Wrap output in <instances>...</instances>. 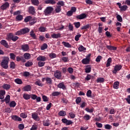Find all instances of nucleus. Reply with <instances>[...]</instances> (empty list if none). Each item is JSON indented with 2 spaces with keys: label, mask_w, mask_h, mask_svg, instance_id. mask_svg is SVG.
<instances>
[{
  "label": "nucleus",
  "mask_w": 130,
  "mask_h": 130,
  "mask_svg": "<svg viewBox=\"0 0 130 130\" xmlns=\"http://www.w3.org/2000/svg\"><path fill=\"white\" fill-rule=\"evenodd\" d=\"M55 12L57 13H60L61 12V7L60 6H56Z\"/></svg>",
  "instance_id": "23"
},
{
  "label": "nucleus",
  "mask_w": 130,
  "mask_h": 130,
  "mask_svg": "<svg viewBox=\"0 0 130 130\" xmlns=\"http://www.w3.org/2000/svg\"><path fill=\"white\" fill-rule=\"evenodd\" d=\"M83 118L84 119H85V120H89V119L91 118V116H90V115L88 114H86L84 116Z\"/></svg>",
  "instance_id": "51"
},
{
  "label": "nucleus",
  "mask_w": 130,
  "mask_h": 130,
  "mask_svg": "<svg viewBox=\"0 0 130 130\" xmlns=\"http://www.w3.org/2000/svg\"><path fill=\"white\" fill-rule=\"evenodd\" d=\"M81 101H82L81 97H78L76 100V103L77 104H80V103H81Z\"/></svg>",
  "instance_id": "53"
},
{
  "label": "nucleus",
  "mask_w": 130,
  "mask_h": 130,
  "mask_svg": "<svg viewBox=\"0 0 130 130\" xmlns=\"http://www.w3.org/2000/svg\"><path fill=\"white\" fill-rule=\"evenodd\" d=\"M30 35L31 37H32V38H33V39H36V35H35V33H34V31L31 30L30 32Z\"/></svg>",
  "instance_id": "38"
},
{
  "label": "nucleus",
  "mask_w": 130,
  "mask_h": 130,
  "mask_svg": "<svg viewBox=\"0 0 130 130\" xmlns=\"http://www.w3.org/2000/svg\"><path fill=\"white\" fill-rule=\"evenodd\" d=\"M69 115L71 118H75V117H76V114L73 112L69 113Z\"/></svg>",
  "instance_id": "62"
},
{
  "label": "nucleus",
  "mask_w": 130,
  "mask_h": 130,
  "mask_svg": "<svg viewBox=\"0 0 130 130\" xmlns=\"http://www.w3.org/2000/svg\"><path fill=\"white\" fill-rule=\"evenodd\" d=\"M31 2L34 6H38L39 5V1L38 0H31Z\"/></svg>",
  "instance_id": "32"
},
{
  "label": "nucleus",
  "mask_w": 130,
  "mask_h": 130,
  "mask_svg": "<svg viewBox=\"0 0 130 130\" xmlns=\"http://www.w3.org/2000/svg\"><path fill=\"white\" fill-rule=\"evenodd\" d=\"M74 25H75L76 28H80V26H81V23H80V22H74Z\"/></svg>",
  "instance_id": "58"
},
{
  "label": "nucleus",
  "mask_w": 130,
  "mask_h": 130,
  "mask_svg": "<svg viewBox=\"0 0 130 130\" xmlns=\"http://www.w3.org/2000/svg\"><path fill=\"white\" fill-rule=\"evenodd\" d=\"M16 19L17 21H21V20H23V16L18 15L16 16Z\"/></svg>",
  "instance_id": "45"
},
{
  "label": "nucleus",
  "mask_w": 130,
  "mask_h": 130,
  "mask_svg": "<svg viewBox=\"0 0 130 130\" xmlns=\"http://www.w3.org/2000/svg\"><path fill=\"white\" fill-rule=\"evenodd\" d=\"M21 49L23 50V51H28V50H29V45L27 44L22 45L21 46Z\"/></svg>",
  "instance_id": "13"
},
{
  "label": "nucleus",
  "mask_w": 130,
  "mask_h": 130,
  "mask_svg": "<svg viewBox=\"0 0 130 130\" xmlns=\"http://www.w3.org/2000/svg\"><path fill=\"white\" fill-rule=\"evenodd\" d=\"M113 87L114 89H117L118 88H119V82L116 81L114 83Z\"/></svg>",
  "instance_id": "22"
},
{
  "label": "nucleus",
  "mask_w": 130,
  "mask_h": 130,
  "mask_svg": "<svg viewBox=\"0 0 130 130\" xmlns=\"http://www.w3.org/2000/svg\"><path fill=\"white\" fill-rule=\"evenodd\" d=\"M60 94V92L58 91H54L53 93H52V96H53V97H55L56 96H58Z\"/></svg>",
  "instance_id": "44"
},
{
  "label": "nucleus",
  "mask_w": 130,
  "mask_h": 130,
  "mask_svg": "<svg viewBox=\"0 0 130 130\" xmlns=\"http://www.w3.org/2000/svg\"><path fill=\"white\" fill-rule=\"evenodd\" d=\"M111 62H112V59H111V58H109L107 60V62L106 63L107 68H108V67H110V63H111Z\"/></svg>",
  "instance_id": "34"
},
{
  "label": "nucleus",
  "mask_w": 130,
  "mask_h": 130,
  "mask_svg": "<svg viewBox=\"0 0 130 130\" xmlns=\"http://www.w3.org/2000/svg\"><path fill=\"white\" fill-rule=\"evenodd\" d=\"M122 68V66L120 64H117L114 67V70L113 71V74H116L118 71H120Z\"/></svg>",
  "instance_id": "4"
},
{
  "label": "nucleus",
  "mask_w": 130,
  "mask_h": 130,
  "mask_svg": "<svg viewBox=\"0 0 130 130\" xmlns=\"http://www.w3.org/2000/svg\"><path fill=\"white\" fill-rule=\"evenodd\" d=\"M10 61V58L9 57H4L1 62V66L5 70L9 69V62Z\"/></svg>",
  "instance_id": "1"
},
{
  "label": "nucleus",
  "mask_w": 130,
  "mask_h": 130,
  "mask_svg": "<svg viewBox=\"0 0 130 130\" xmlns=\"http://www.w3.org/2000/svg\"><path fill=\"white\" fill-rule=\"evenodd\" d=\"M9 7H10V4H9L8 2H6L1 7V10H7Z\"/></svg>",
  "instance_id": "11"
},
{
  "label": "nucleus",
  "mask_w": 130,
  "mask_h": 130,
  "mask_svg": "<svg viewBox=\"0 0 130 130\" xmlns=\"http://www.w3.org/2000/svg\"><path fill=\"white\" fill-rule=\"evenodd\" d=\"M49 56L50 57V58H55V57H56V54L53 53L49 54Z\"/></svg>",
  "instance_id": "52"
},
{
  "label": "nucleus",
  "mask_w": 130,
  "mask_h": 130,
  "mask_svg": "<svg viewBox=\"0 0 130 130\" xmlns=\"http://www.w3.org/2000/svg\"><path fill=\"white\" fill-rule=\"evenodd\" d=\"M28 12L29 13V14H31V15H34V14L36 13L35 12V8H34V7L30 6L29 7H28Z\"/></svg>",
  "instance_id": "9"
},
{
  "label": "nucleus",
  "mask_w": 130,
  "mask_h": 130,
  "mask_svg": "<svg viewBox=\"0 0 130 130\" xmlns=\"http://www.w3.org/2000/svg\"><path fill=\"white\" fill-rule=\"evenodd\" d=\"M2 88L5 90H9V89L11 88V85L8 84H4L2 86Z\"/></svg>",
  "instance_id": "26"
},
{
  "label": "nucleus",
  "mask_w": 130,
  "mask_h": 130,
  "mask_svg": "<svg viewBox=\"0 0 130 130\" xmlns=\"http://www.w3.org/2000/svg\"><path fill=\"white\" fill-rule=\"evenodd\" d=\"M23 57L25 59H30L31 58V55L28 53H25L23 55Z\"/></svg>",
  "instance_id": "28"
},
{
  "label": "nucleus",
  "mask_w": 130,
  "mask_h": 130,
  "mask_svg": "<svg viewBox=\"0 0 130 130\" xmlns=\"http://www.w3.org/2000/svg\"><path fill=\"white\" fill-rule=\"evenodd\" d=\"M35 84L37 85V86H39L40 87H42L43 86V84H42V82H41V81H36L35 83Z\"/></svg>",
  "instance_id": "41"
},
{
  "label": "nucleus",
  "mask_w": 130,
  "mask_h": 130,
  "mask_svg": "<svg viewBox=\"0 0 130 130\" xmlns=\"http://www.w3.org/2000/svg\"><path fill=\"white\" fill-rule=\"evenodd\" d=\"M62 44H63L65 47H67L68 48H71L72 47V45H70L68 42L63 41L62 42Z\"/></svg>",
  "instance_id": "24"
},
{
  "label": "nucleus",
  "mask_w": 130,
  "mask_h": 130,
  "mask_svg": "<svg viewBox=\"0 0 130 130\" xmlns=\"http://www.w3.org/2000/svg\"><path fill=\"white\" fill-rule=\"evenodd\" d=\"M47 58L44 56L40 55L37 58V60L38 61H46L47 60Z\"/></svg>",
  "instance_id": "7"
},
{
  "label": "nucleus",
  "mask_w": 130,
  "mask_h": 130,
  "mask_svg": "<svg viewBox=\"0 0 130 130\" xmlns=\"http://www.w3.org/2000/svg\"><path fill=\"white\" fill-rule=\"evenodd\" d=\"M23 98L25 100H29L30 98H31V95L27 94V93H24L23 95Z\"/></svg>",
  "instance_id": "25"
},
{
  "label": "nucleus",
  "mask_w": 130,
  "mask_h": 130,
  "mask_svg": "<svg viewBox=\"0 0 130 130\" xmlns=\"http://www.w3.org/2000/svg\"><path fill=\"white\" fill-rule=\"evenodd\" d=\"M12 119L16 121H22V119L17 115H13L12 116Z\"/></svg>",
  "instance_id": "15"
},
{
  "label": "nucleus",
  "mask_w": 130,
  "mask_h": 130,
  "mask_svg": "<svg viewBox=\"0 0 130 130\" xmlns=\"http://www.w3.org/2000/svg\"><path fill=\"white\" fill-rule=\"evenodd\" d=\"M81 36H82V35H81L80 34L79 35H77L75 36V40L76 41H79L80 38L81 37Z\"/></svg>",
  "instance_id": "61"
},
{
  "label": "nucleus",
  "mask_w": 130,
  "mask_h": 130,
  "mask_svg": "<svg viewBox=\"0 0 130 130\" xmlns=\"http://www.w3.org/2000/svg\"><path fill=\"white\" fill-rule=\"evenodd\" d=\"M48 46L47 44H44L41 47V50H45L46 48H47Z\"/></svg>",
  "instance_id": "42"
},
{
  "label": "nucleus",
  "mask_w": 130,
  "mask_h": 130,
  "mask_svg": "<svg viewBox=\"0 0 130 130\" xmlns=\"http://www.w3.org/2000/svg\"><path fill=\"white\" fill-rule=\"evenodd\" d=\"M0 43L1 44H2V45H3V46L6 47V48H8L9 44H8V42H7V41L5 40H2L1 41Z\"/></svg>",
  "instance_id": "12"
},
{
  "label": "nucleus",
  "mask_w": 130,
  "mask_h": 130,
  "mask_svg": "<svg viewBox=\"0 0 130 130\" xmlns=\"http://www.w3.org/2000/svg\"><path fill=\"white\" fill-rule=\"evenodd\" d=\"M17 105V104L16 103L15 101H12L10 104H9V106L10 107H15V106H16V105Z\"/></svg>",
  "instance_id": "43"
},
{
  "label": "nucleus",
  "mask_w": 130,
  "mask_h": 130,
  "mask_svg": "<svg viewBox=\"0 0 130 130\" xmlns=\"http://www.w3.org/2000/svg\"><path fill=\"white\" fill-rule=\"evenodd\" d=\"M38 126L37 125H33L30 128V130H37Z\"/></svg>",
  "instance_id": "64"
},
{
  "label": "nucleus",
  "mask_w": 130,
  "mask_h": 130,
  "mask_svg": "<svg viewBox=\"0 0 130 130\" xmlns=\"http://www.w3.org/2000/svg\"><path fill=\"white\" fill-rule=\"evenodd\" d=\"M31 86L30 85H27L24 86L23 88L24 91H26V92H29V91H31Z\"/></svg>",
  "instance_id": "18"
},
{
  "label": "nucleus",
  "mask_w": 130,
  "mask_h": 130,
  "mask_svg": "<svg viewBox=\"0 0 130 130\" xmlns=\"http://www.w3.org/2000/svg\"><path fill=\"white\" fill-rule=\"evenodd\" d=\"M16 60L17 61H25V59L23 57L17 56L16 57Z\"/></svg>",
  "instance_id": "40"
},
{
  "label": "nucleus",
  "mask_w": 130,
  "mask_h": 130,
  "mask_svg": "<svg viewBox=\"0 0 130 130\" xmlns=\"http://www.w3.org/2000/svg\"><path fill=\"white\" fill-rule=\"evenodd\" d=\"M89 62H90V59H89L88 58H84L82 60V63L83 64H88V63H89Z\"/></svg>",
  "instance_id": "21"
},
{
  "label": "nucleus",
  "mask_w": 130,
  "mask_h": 130,
  "mask_svg": "<svg viewBox=\"0 0 130 130\" xmlns=\"http://www.w3.org/2000/svg\"><path fill=\"white\" fill-rule=\"evenodd\" d=\"M10 58L11 59H13V60H15V59L16 58V55L13 53H10Z\"/></svg>",
  "instance_id": "47"
},
{
  "label": "nucleus",
  "mask_w": 130,
  "mask_h": 130,
  "mask_svg": "<svg viewBox=\"0 0 130 130\" xmlns=\"http://www.w3.org/2000/svg\"><path fill=\"white\" fill-rule=\"evenodd\" d=\"M105 128L106 129H111V128H112V126L109 124H106L105 125Z\"/></svg>",
  "instance_id": "56"
},
{
  "label": "nucleus",
  "mask_w": 130,
  "mask_h": 130,
  "mask_svg": "<svg viewBox=\"0 0 130 130\" xmlns=\"http://www.w3.org/2000/svg\"><path fill=\"white\" fill-rule=\"evenodd\" d=\"M78 50H79V51H80V52L84 51L86 50V48L84 47V46H80L78 48Z\"/></svg>",
  "instance_id": "46"
},
{
  "label": "nucleus",
  "mask_w": 130,
  "mask_h": 130,
  "mask_svg": "<svg viewBox=\"0 0 130 130\" xmlns=\"http://www.w3.org/2000/svg\"><path fill=\"white\" fill-rule=\"evenodd\" d=\"M31 19H32V17L31 16H28L26 17L24 19V22L25 23H27V22H29V21H30V20H31Z\"/></svg>",
  "instance_id": "39"
},
{
  "label": "nucleus",
  "mask_w": 130,
  "mask_h": 130,
  "mask_svg": "<svg viewBox=\"0 0 130 130\" xmlns=\"http://www.w3.org/2000/svg\"><path fill=\"white\" fill-rule=\"evenodd\" d=\"M45 64V62L42 61H40L38 62V66L40 67V68H41L42 67H44Z\"/></svg>",
  "instance_id": "37"
},
{
  "label": "nucleus",
  "mask_w": 130,
  "mask_h": 130,
  "mask_svg": "<svg viewBox=\"0 0 130 130\" xmlns=\"http://www.w3.org/2000/svg\"><path fill=\"white\" fill-rule=\"evenodd\" d=\"M10 69H14L16 68V64L14 61H12L10 62Z\"/></svg>",
  "instance_id": "36"
},
{
  "label": "nucleus",
  "mask_w": 130,
  "mask_h": 130,
  "mask_svg": "<svg viewBox=\"0 0 130 130\" xmlns=\"http://www.w3.org/2000/svg\"><path fill=\"white\" fill-rule=\"evenodd\" d=\"M61 121L63 123H65L66 125H70V124H73V121H72V120H68L66 118L62 119Z\"/></svg>",
  "instance_id": "6"
},
{
  "label": "nucleus",
  "mask_w": 130,
  "mask_h": 130,
  "mask_svg": "<svg viewBox=\"0 0 130 130\" xmlns=\"http://www.w3.org/2000/svg\"><path fill=\"white\" fill-rule=\"evenodd\" d=\"M54 10V9L52 6H48L44 11L45 16H49L51 15Z\"/></svg>",
  "instance_id": "2"
},
{
  "label": "nucleus",
  "mask_w": 130,
  "mask_h": 130,
  "mask_svg": "<svg viewBox=\"0 0 130 130\" xmlns=\"http://www.w3.org/2000/svg\"><path fill=\"white\" fill-rule=\"evenodd\" d=\"M104 81H105V79H104V78H98L96 79V82L97 83H103V82H104Z\"/></svg>",
  "instance_id": "35"
},
{
  "label": "nucleus",
  "mask_w": 130,
  "mask_h": 130,
  "mask_svg": "<svg viewBox=\"0 0 130 130\" xmlns=\"http://www.w3.org/2000/svg\"><path fill=\"white\" fill-rule=\"evenodd\" d=\"M76 18L78 19V20H83V19H85V18H87V15L86 14H81L80 15H77Z\"/></svg>",
  "instance_id": "10"
},
{
  "label": "nucleus",
  "mask_w": 130,
  "mask_h": 130,
  "mask_svg": "<svg viewBox=\"0 0 130 130\" xmlns=\"http://www.w3.org/2000/svg\"><path fill=\"white\" fill-rule=\"evenodd\" d=\"M107 48L109 49V50H116L117 48L116 47L112 46H106Z\"/></svg>",
  "instance_id": "33"
},
{
  "label": "nucleus",
  "mask_w": 130,
  "mask_h": 130,
  "mask_svg": "<svg viewBox=\"0 0 130 130\" xmlns=\"http://www.w3.org/2000/svg\"><path fill=\"white\" fill-rule=\"evenodd\" d=\"M15 35H17V36L23 35V33L22 32V30L20 29V30H18V31H16V32L15 33Z\"/></svg>",
  "instance_id": "59"
},
{
  "label": "nucleus",
  "mask_w": 130,
  "mask_h": 130,
  "mask_svg": "<svg viewBox=\"0 0 130 130\" xmlns=\"http://www.w3.org/2000/svg\"><path fill=\"white\" fill-rule=\"evenodd\" d=\"M36 22H37V19L36 18H34L30 21V23L31 24V25H34V24H35V23H36Z\"/></svg>",
  "instance_id": "48"
},
{
  "label": "nucleus",
  "mask_w": 130,
  "mask_h": 130,
  "mask_svg": "<svg viewBox=\"0 0 130 130\" xmlns=\"http://www.w3.org/2000/svg\"><path fill=\"white\" fill-rule=\"evenodd\" d=\"M61 60L64 62H68L69 61V57H62L61 58Z\"/></svg>",
  "instance_id": "49"
},
{
  "label": "nucleus",
  "mask_w": 130,
  "mask_h": 130,
  "mask_svg": "<svg viewBox=\"0 0 130 130\" xmlns=\"http://www.w3.org/2000/svg\"><path fill=\"white\" fill-rule=\"evenodd\" d=\"M120 9V11H126V9H127V6L126 5H124L121 6Z\"/></svg>",
  "instance_id": "60"
},
{
  "label": "nucleus",
  "mask_w": 130,
  "mask_h": 130,
  "mask_svg": "<svg viewBox=\"0 0 130 130\" xmlns=\"http://www.w3.org/2000/svg\"><path fill=\"white\" fill-rule=\"evenodd\" d=\"M29 31H30V29H29L27 27L21 29V32H22L23 35L24 34H27V33H28V32H29Z\"/></svg>",
  "instance_id": "19"
},
{
  "label": "nucleus",
  "mask_w": 130,
  "mask_h": 130,
  "mask_svg": "<svg viewBox=\"0 0 130 130\" xmlns=\"http://www.w3.org/2000/svg\"><path fill=\"white\" fill-rule=\"evenodd\" d=\"M33 64V63L31 61H27L26 63H25V67H31Z\"/></svg>",
  "instance_id": "55"
},
{
  "label": "nucleus",
  "mask_w": 130,
  "mask_h": 130,
  "mask_svg": "<svg viewBox=\"0 0 130 130\" xmlns=\"http://www.w3.org/2000/svg\"><path fill=\"white\" fill-rule=\"evenodd\" d=\"M57 6H60V7H63V6H64V3H63V1H59L57 3Z\"/></svg>",
  "instance_id": "57"
},
{
  "label": "nucleus",
  "mask_w": 130,
  "mask_h": 130,
  "mask_svg": "<svg viewBox=\"0 0 130 130\" xmlns=\"http://www.w3.org/2000/svg\"><path fill=\"white\" fill-rule=\"evenodd\" d=\"M45 4H50V5H54L56 4V1L55 0H46L45 1Z\"/></svg>",
  "instance_id": "16"
},
{
  "label": "nucleus",
  "mask_w": 130,
  "mask_h": 130,
  "mask_svg": "<svg viewBox=\"0 0 130 130\" xmlns=\"http://www.w3.org/2000/svg\"><path fill=\"white\" fill-rule=\"evenodd\" d=\"M14 82H15L16 84H18V85H22V84H23V81H22V80L19 78L15 79Z\"/></svg>",
  "instance_id": "29"
},
{
  "label": "nucleus",
  "mask_w": 130,
  "mask_h": 130,
  "mask_svg": "<svg viewBox=\"0 0 130 130\" xmlns=\"http://www.w3.org/2000/svg\"><path fill=\"white\" fill-rule=\"evenodd\" d=\"M57 87L60 88V89H62L63 90H66V85H64V83L63 82H61L59 84L57 85Z\"/></svg>",
  "instance_id": "17"
},
{
  "label": "nucleus",
  "mask_w": 130,
  "mask_h": 130,
  "mask_svg": "<svg viewBox=\"0 0 130 130\" xmlns=\"http://www.w3.org/2000/svg\"><path fill=\"white\" fill-rule=\"evenodd\" d=\"M51 37L53 39L60 38V37H61V34L59 33L53 34L52 35H51Z\"/></svg>",
  "instance_id": "14"
},
{
  "label": "nucleus",
  "mask_w": 130,
  "mask_h": 130,
  "mask_svg": "<svg viewBox=\"0 0 130 130\" xmlns=\"http://www.w3.org/2000/svg\"><path fill=\"white\" fill-rule=\"evenodd\" d=\"M7 40H12V41H17L19 38L18 36L14 35L13 34H9L7 35V37L6 39Z\"/></svg>",
  "instance_id": "3"
},
{
  "label": "nucleus",
  "mask_w": 130,
  "mask_h": 130,
  "mask_svg": "<svg viewBox=\"0 0 130 130\" xmlns=\"http://www.w3.org/2000/svg\"><path fill=\"white\" fill-rule=\"evenodd\" d=\"M54 76L55 78L60 79L61 78V73H60V71H56L55 72H54Z\"/></svg>",
  "instance_id": "8"
},
{
  "label": "nucleus",
  "mask_w": 130,
  "mask_h": 130,
  "mask_svg": "<svg viewBox=\"0 0 130 130\" xmlns=\"http://www.w3.org/2000/svg\"><path fill=\"white\" fill-rule=\"evenodd\" d=\"M31 117L36 121H39L40 120V118L38 116V114L37 113H32L31 114Z\"/></svg>",
  "instance_id": "5"
},
{
  "label": "nucleus",
  "mask_w": 130,
  "mask_h": 130,
  "mask_svg": "<svg viewBox=\"0 0 130 130\" xmlns=\"http://www.w3.org/2000/svg\"><path fill=\"white\" fill-rule=\"evenodd\" d=\"M20 117H22V118H26L27 115H26V113H21L20 114Z\"/></svg>",
  "instance_id": "54"
},
{
  "label": "nucleus",
  "mask_w": 130,
  "mask_h": 130,
  "mask_svg": "<svg viewBox=\"0 0 130 130\" xmlns=\"http://www.w3.org/2000/svg\"><path fill=\"white\" fill-rule=\"evenodd\" d=\"M58 115L59 116H66L67 115V112L64 111H60L58 113Z\"/></svg>",
  "instance_id": "31"
},
{
  "label": "nucleus",
  "mask_w": 130,
  "mask_h": 130,
  "mask_svg": "<svg viewBox=\"0 0 130 130\" xmlns=\"http://www.w3.org/2000/svg\"><path fill=\"white\" fill-rule=\"evenodd\" d=\"M91 72V67H87L85 69V73H90Z\"/></svg>",
  "instance_id": "63"
},
{
  "label": "nucleus",
  "mask_w": 130,
  "mask_h": 130,
  "mask_svg": "<svg viewBox=\"0 0 130 130\" xmlns=\"http://www.w3.org/2000/svg\"><path fill=\"white\" fill-rule=\"evenodd\" d=\"M45 81L48 85H51L52 84V79L49 77H46Z\"/></svg>",
  "instance_id": "20"
},
{
  "label": "nucleus",
  "mask_w": 130,
  "mask_h": 130,
  "mask_svg": "<svg viewBox=\"0 0 130 130\" xmlns=\"http://www.w3.org/2000/svg\"><path fill=\"white\" fill-rule=\"evenodd\" d=\"M39 31H40V32H45L46 31V28L43 26H41L39 28Z\"/></svg>",
  "instance_id": "50"
},
{
  "label": "nucleus",
  "mask_w": 130,
  "mask_h": 130,
  "mask_svg": "<svg viewBox=\"0 0 130 130\" xmlns=\"http://www.w3.org/2000/svg\"><path fill=\"white\" fill-rule=\"evenodd\" d=\"M11 100V96L10 95H8L6 98L3 101V102H5L6 103H10V100Z\"/></svg>",
  "instance_id": "27"
},
{
  "label": "nucleus",
  "mask_w": 130,
  "mask_h": 130,
  "mask_svg": "<svg viewBox=\"0 0 130 130\" xmlns=\"http://www.w3.org/2000/svg\"><path fill=\"white\" fill-rule=\"evenodd\" d=\"M43 122L44 126H49V125H50V123L48 120H44L43 121Z\"/></svg>",
  "instance_id": "30"
}]
</instances>
